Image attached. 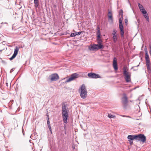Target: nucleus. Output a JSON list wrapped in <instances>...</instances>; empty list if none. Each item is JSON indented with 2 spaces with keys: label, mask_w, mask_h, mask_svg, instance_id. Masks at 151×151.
I'll list each match as a JSON object with an SVG mask.
<instances>
[{
  "label": "nucleus",
  "mask_w": 151,
  "mask_h": 151,
  "mask_svg": "<svg viewBox=\"0 0 151 151\" xmlns=\"http://www.w3.org/2000/svg\"><path fill=\"white\" fill-rule=\"evenodd\" d=\"M103 45L94 44L91 46L90 50L96 51L98 50L99 49L103 48Z\"/></svg>",
  "instance_id": "39448f33"
},
{
  "label": "nucleus",
  "mask_w": 151,
  "mask_h": 151,
  "mask_svg": "<svg viewBox=\"0 0 151 151\" xmlns=\"http://www.w3.org/2000/svg\"><path fill=\"white\" fill-rule=\"evenodd\" d=\"M109 21L111 23L113 22V20L112 15L108 17Z\"/></svg>",
  "instance_id": "aec40b11"
},
{
  "label": "nucleus",
  "mask_w": 151,
  "mask_h": 151,
  "mask_svg": "<svg viewBox=\"0 0 151 151\" xmlns=\"http://www.w3.org/2000/svg\"><path fill=\"white\" fill-rule=\"evenodd\" d=\"M119 28L120 30H124L122 24H119Z\"/></svg>",
  "instance_id": "393cba45"
},
{
  "label": "nucleus",
  "mask_w": 151,
  "mask_h": 151,
  "mask_svg": "<svg viewBox=\"0 0 151 151\" xmlns=\"http://www.w3.org/2000/svg\"><path fill=\"white\" fill-rule=\"evenodd\" d=\"M112 15V11L111 10H110L109 11L108 14V17H109V16H111Z\"/></svg>",
  "instance_id": "5701e85b"
},
{
  "label": "nucleus",
  "mask_w": 151,
  "mask_h": 151,
  "mask_svg": "<svg viewBox=\"0 0 151 151\" xmlns=\"http://www.w3.org/2000/svg\"><path fill=\"white\" fill-rule=\"evenodd\" d=\"M127 67H124L123 74L124 76V78L127 82H129L131 81V74L130 73L127 71Z\"/></svg>",
  "instance_id": "7ed1b4c3"
},
{
  "label": "nucleus",
  "mask_w": 151,
  "mask_h": 151,
  "mask_svg": "<svg viewBox=\"0 0 151 151\" xmlns=\"http://www.w3.org/2000/svg\"><path fill=\"white\" fill-rule=\"evenodd\" d=\"M136 140H139L144 142L146 140V137L143 134H139L137 135Z\"/></svg>",
  "instance_id": "0eeeda50"
},
{
  "label": "nucleus",
  "mask_w": 151,
  "mask_h": 151,
  "mask_svg": "<svg viewBox=\"0 0 151 151\" xmlns=\"http://www.w3.org/2000/svg\"><path fill=\"white\" fill-rule=\"evenodd\" d=\"M49 78L51 81H56L59 78L58 75L56 73L52 74L49 76Z\"/></svg>",
  "instance_id": "6e6552de"
},
{
  "label": "nucleus",
  "mask_w": 151,
  "mask_h": 151,
  "mask_svg": "<svg viewBox=\"0 0 151 151\" xmlns=\"http://www.w3.org/2000/svg\"><path fill=\"white\" fill-rule=\"evenodd\" d=\"M146 14L147 15V16H146V19L147 20L148 22H149V17H148V14L147 13H146V14Z\"/></svg>",
  "instance_id": "bb28decb"
},
{
  "label": "nucleus",
  "mask_w": 151,
  "mask_h": 151,
  "mask_svg": "<svg viewBox=\"0 0 151 151\" xmlns=\"http://www.w3.org/2000/svg\"><path fill=\"white\" fill-rule=\"evenodd\" d=\"M137 66H139V65H137Z\"/></svg>",
  "instance_id": "37998d69"
},
{
  "label": "nucleus",
  "mask_w": 151,
  "mask_h": 151,
  "mask_svg": "<svg viewBox=\"0 0 151 151\" xmlns=\"http://www.w3.org/2000/svg\"><path fill=\"white\" fill-rule=\"evenodd\" d=\"M77 33L76 32L73 33H71L70 35L71 37H74L77 35Z\"/></svg>",
  "instance_id": "a878e982"
},
{
  "label": "nucleus",
  "mask_w": 151,
  "mask_h": 151,
  "mask_svg": "<svg viewBox=\"0 0 151 151\" xmlns=\"http://www.w3.org/2000/svg\"><path fill=\"white\" fill-rule=\"evenodd\" d=\"M35 6L36 8H37L39 5V0H34Z\"/></svg>",
  "instance_id": "f3484780"
},
{
  "label": "nucleus",
  "mask_w": 151,
  "mask_h": 151,
  "mask_svg": "<svg viewBox=\"0 0 151 151\" xmlns=\"http://www.w3.org/2000/svg\"><path fill=\"white\" fill-rule=\"evenodd\" d=\"M112 35L113 38V41L114 42H115L117 40V35L116 34V31L114 30L113 32L112 33Z\"/></svg>",
  "instance_id": "f8f14e48"
},
{
  "label": "nucleus",
  "mask_w": 151,
  "mask_h": 151,
  "mask_svg": "<svg viewBox=\"0 0 151 151\" xmlns=\"http://www.w3.org/2000/svg\"><path fill=\"white\" fill-rule=\"evenodd\" d=\"M19 50V48L17 46L14 49V53L12 57L10 58V60H13L14 58L15 57L17 54Z\"/></svg>",
  "instance_id": "9d476101"
},
{
  "label": "nucleus",
  "mask_w": 151,
  "mask_h": 151,
  "mask_svg": "<svg viewBox=\"0 0 151 151\" xmlns=\"http://www.w3.org/2000/svg\"><path fill=\"white\" fill-rule=\"evenodd\" d=\"M150 50H151V46H150Z\"/></svg>",
  "instance_id": "79ce46f5"
},
{
  "label": "nucleus",
  "mask_w": 151,
  "mask_h": 151,
  "mask_svg": "<svg viewBox=\"0 0 151 151\" xmlns=\"http://www.w3.org/2000/svg\"><path fill=\"white\" fill-rule=\"evenodd\" d=\"M137 135H129L127 137V138L128 139H130L131 140L135 139L136 140Z\"/></svg>",
  "instance_id": "4468645a"
},
{
  "label": "nucleus",
  "mask_w": 151,
  "mask_h": 151,
  "mask_svg": "<svg viewBox=\"0 0 151 151\" xmlns=\"http://www.w3.org/2000/svg\"><path fill=\"white\" fill-rule=\"evenodd\" d=\"M78 76L79 75L76 73L73 74L71 75L70 76L69 78L67 79L66 82H68L72 81L74 80L76 78H78Z\"/></svg>",
  "instance_id": "423d86ee"
},
{
  "label": "nucleus",
  "mask_w": 151,
  "mask_h": 151,
  "mask_svg": "<svg viewBox=\"0 0 151 151\" xmlns=\"http://www.w3.org/2000/svg\"><path fill=\"white\" fill-rule=\"evenodd\" d=\"M15 69V68H13L12 69L10 70V73H12L14 70Z\"/></svg>",
  "instance_id": "2f4dec72"
},
{
  "label": "nucleus",
  "mask_w": 151,
  "mask_h": 151,
  "mask_svg": "<svg viewBox=\"0 0 151 151\" xmlns=\"http://www.w3.org/2000/svg\"><path fill=\"white\" fill-rule=\"evenodd\" d=\"M145 14L144 15V17L146 18V16H147V15L146 14Z\"/></svg>",
  "instance_id": "58836bf2"
},
{
  "label": "nucleus",
  "mask_w": 151,
  "mask_h": 151,
  "mask_svg": "<svg viewBox=\"0 0 151 151\" xmlns=\"http://www.w3.org/2000/svg\"><path fill=\"white\" fill-rule=\"evenodd\" d=\"M108 117L110 118H113L115 117V116L111 114H109L108 115Z\"/></svg>",
  "instance_id": "412c9836"
},
{
  "label": "nucleus",
  "mask_w": 151,
  "mask_h": 151,
  "mask_svg": "<svg viewBox=\"0 0 151 151\" xmlns=\"http://www.w3.org/2000/svg\"><path fill=\"white\" fill-rule=\"evenodd\" d=\"M1 67H0V72H1Z\"/></svg>",
  "instance_id": "a19ab883"
},
{
  "label": "nucleus",
  "mask_w": 151,
  "mask_h": 151,
  "mask_svg": "<svg viewBox=\"0 0 151 151\" xmlns=\"http://www.w3.org/2000/svg\"><path fill=\"white\" fill-rule=\"evenodd\" d=\"M125 23H126V24H127V22H128V20L127 19H125Z\"/></svg>",
  "instance_id": "c9c22d12"
},
{
  "label": "nucleus",
  "mask_w": 151,
  "mask_h": 151,
  "mask_svg": "<svg viewBox=\"0 0 151 151\" xmlns=\"http://www.w3.org/2000/svg\"><path fill=\"white\" fill-rule=\"evenodd\" d=\"M72 148L73 149H74L75 148V146H72Z\"/></svg>",
  "instance_id": "4c0bfd02"
},
{
  "label": "nucleus",
  "mask_w": 151,
  "mask_h": 151,
  "mask_svg": "<svg viewBox=\"0 0 151 151\" xmlns=\"http://www.w3.org/2000/svg\"><path fill=\"white\" fill-rule=\"evenodd\" d=\"M82 32H76L77 33V35H80L81 33H82Z\"/></svg>",
  "instance_id": "f704fd0d"
},
{
  "label": "nucleus",
  "mask_w": 151,
  "mask_h": 151,
  "mask_svg": "<svg viewBox=\"0 0 151 151\" xmlns=\"http://www.w3.org/2000/svg\"><path fill=\"white\" fill-rule=\"evenodd\" d=\"M138 4L139 9L142 13L143 14H146L147 12L144 9L142 5L139 3H138Z\"/></svg>",
  "instance_id": "9b49d317"
},
{
  "label": "nucleus",
  "mask_w": 151,
  "mask_h": 151,
  "mask_svg": "<svg viewBox=\"0 0 151 151\" xmlns=\"http://www.w3.org/2000/svg\"><path fill=\"white\" fill-rule=\"evenodd\" d=\"M119 14V17H122V18H123V11L122 9H121L120 10Z\"/></svg>",
  "instance_id": "6ab92c4d"
},
{
  "label": "nucleus",
  "mask_w": 151,
  "mask_h": 151,
  "mask_svg": "<svg viewBox=\"0 0 151 151\" xmlns=\"http://www.w3.org/2000/svg\"><path fill=\"white\" fill-rule=\"evenodd\" d=\"M113 67L115 71H116L118 69V67Z\"/></svg>",
  "instance_id": "473e14b6"
},
{
  "label": "nucleus",
  "mask_w": 151,
  "mask_h": 151,
  "mask_svg": "<svg viewBox=\"0 0 151 151\" xmlns=\"http://www.w3.org/2000/svg\"><path fill=\"white\" fill-rule=\"evenodd\" d=\"M117 60L116 58H114L113 62V66H117Z\"/></svg>",
  "instance_id": "a211bd4d"
},
{
  "label": "nucleus",
  "mask_w": 151,
  "mask_h": 151,
  "mask_svg": "<svg viewBox=\"0 0 151 151\" xmlns=\"http://www.w3.org/2000/svg\"><path fill=\"white\" fill-rule=\"evenodd\" d=\"M96 40H97V43L98 44V45H103V41L101 39V37H97Z\"/></svg>",
  "instance_id": "dca6fc26"
},
{
  "label": "nucleus",
  "mask_w": 151,
  "mask_h": 151,
  "mask_svg": "<svg viewBox=\"0 0 151 151\" xmlns=\"http://www.w3.org/2000/svg\"><path fill=\"white\" fill-rule=\"evenodd\" d=\"M66 108L67 106L65 103H63L62 110L63 120V122L66 124L67 123V119L68 118V114Z\"/></svg>",
  "instance_id": "f257e3e1"
},
{
  "label": "nucleus",
  "mask_w": 151,
  "mask_h": 151,
  "mask_svg": "<svg viewBox=\"0 0 151 151\" xmlns=\"http://www.w3.org/2000/svg\"><path fill=\"white\" fill-rule=\"evenodd\" d=\"M96 35H97V37H101V33L100 30V28L99 26L97 27Z\"/></svg>",
  "instance_id": "2eb2a0df"
},
{
  "label": "nucleus",
  "mask_w": 151,
  "mask_h": 151,
  "mask_svg": "<svg viewBox=\"0 0 151 151\" xmlns=\"http://www.w3.org/2000/svg\"><path fill=\"white\" fill-rule=\"evenodd\" d=\"M48 128L50 130V131L51 132V133H52V129H51V126H50V125H48Z\"/></svg>",
  "instance_id": "c85d7f7f"
},
{
  "label": "nucleus",
  "mask_w": 151,
  "mask_h": 151,
  "mask_svg": "<svg viewBox=\"0 0 151 151\" xmlns=\"http://www.w3.org/2000/svg\"><path fill=\"white\" fill-rule=\"evenodd\" d=\"M123 95V97L122 98V103L123 106L126 107L128 103V98L126 94L124 93Z\"/></svg>",
  "instance_id": "20e7f679"
},
{
  "label": "nucleus",
  "mask_w": 151,
  "mask_h": 151,
  "mask_svg": "<svg viewBox=\"0 0 151 151\" xmlns=\"http://www.w3.org/2000/svg\"><path fill=\"white\" fill-rule=\"evenodd\" d=\"M129 142H130V144H132L133 143V142L132 141H129Z\"/></svg>",
  "instance_id": "e433bc0d"
},
{
  "label": "nucleus",
  "mask_w": 151,
  "mask_h": 151,
  "mask_svg": "<svg viewBox=\"0 0 151 151\" xmlns=\"http://www.w3.org/2000/svg\"><path fill=\"white\" fill-rule=\"evenodd\" d=\"M47 124L48 125H50V122L49 120V118H48L47 119Z\"/></svg>",
  "instance_id": "cd10ccee"
},
{
  "label": "nucleus",
  "mask_w": 151,
  "mask_h": 151,
  "mask_svg": "<svg viewBox=\"0 0 151 151\" xmlns=\"http://www.w3.org/2000/svg\"><path fill=\"white\" fill-rule=\"evenodd\" d=\"M120 34L122 37H123L124 36V30H120Z\"/></svg>",
  "instance_id": "4be33fe9"
},
{
  "label": "nucleus",
  "mask_w": 151,
  "mask_h": 151,
  "mask_svg": "<svg viewBox=\"0 0 151 151\" xmlns=\"http://www.w3.org/2000/svg\"><path fill=\"white\" fill-rule=\"evenodd\" d=\"M120 116L122 117H129V118H131V117L130 116H127L123 115H121Z\"/></svg>",
  "instance_id": "7c9ffc66"
},
{
  "label": "nucleus",
  "mask_w": 151,
  "mask_h": 151,
  "mask_svg": "<svg viewBox=\"0 0 151 151\" xmlns=\"http://www.w3.org/2000/svg\"><path fill=\"white\" fill-rule=\"evenodd\" d=\"M150 56H151V50L150 51Z\"/></svg>",
  "instance_id": "ea45409f"
},
{
  "label": "nucleus",
  "mask_w": 151,
  "mask_h": 151,
  "mask_svg": "<svg viewBox=\"0 0 151 151\" xmlns=\"http://www.w3.org/2000/svg\"><path fill=\"white\" fill-rule=\"evenodd\" d=\"M147 69L149 71H150V72H151V67H147Z\"/></svg>",
  "instance_id": "c756f323"
},
{
  "label": "nucleus",
  "mask_w": 151,
  "mask_h": 151,
  "mask_svg": "<svg viewBox=\"0 0 151 151\" xmlns=\"http://www.w3.org/2000/svg\"><path fill=\"white\" fill-rule=\"evenodd\" d=\"M79 93L82 99H84L86 98L87 95V91L86 87L84 84H82L80 87Z\"/></svg>",
  "instance_id": "f03ea898"
},
{
  "label": "nucleus",
  "mask_w": 151,
  "mask_h": 151,
  "mask_svg": "<svg viewBox=\"0 0 151 151\" xmlns=\"http://www.w3.org/2000/svg\"><path fill=\"white\" fill-rule=\"evenodd\" d=\"M123 19V18H122V17H120L119 19V24H122V19Z\"/></svg>",
  "instance_id": "b1692460"
},
{
  "label": "nucleus",
  "mask_w": 151,
  "mask_h": 151,
  "mask_svg": "<svg viewBox=\"0 0 151 151\" xmlns=\"http://www.w3.org/2000/svg\"><path fill=\"white\" fill-rule=\"evenodd\" d=\"M145 53H148V52H147V48H145Z\"/></svg>",
  "instance_id": "72a5a7b5"
},
{
  "label": "nucleus",
  "mask_w": 151,
  "mask_h": 151,
  "mask_svg": "<svg viewBox=\"0 0 151 151\" xmlns=\"http://www.w3.org/2000/svg\"><path fill=\"white\" fill-rule=\"evenodd\" d=\"M145 58L146 60L147 65V66H149L150 62L149 55L147 53H145Z\"/></svg>",
  "instance_id": "ddd939ff"
},
{
  "label": "nucleus",
  "mask_w": 151,
  "mask_h": 151,
  "mask_svg": "<svg viewBox=\"0 0 151 151\" xmlns=\"http://www.w3.org/2000/svg\"><path fill=\"white\" fill-rule=\"evenodd\" d=\"M88 76L89 78H101L99 75L92 73H88Z\"/></svg>",
  "instance_id": "1a4fd4ad"
}]
</instances>
